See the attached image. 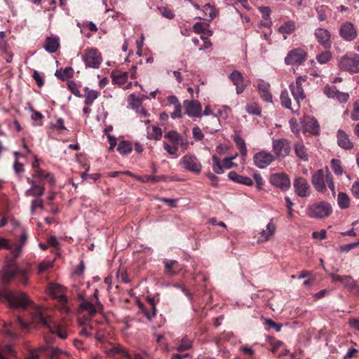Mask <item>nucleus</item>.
Listing matches in <instances>:
<instances>
[{"label": "nucleus", "instance_id": "f03ea898", "mask_svg": "<svg viewBox=\"0 0 359 359\" xmlns=\"http://www.w3.org/2000/svg\"><path fill=\"white\" fill-rule=\"evenodd\" d=\"M0 300L6 302L11 308L23 310L33 304L26 293L6 288L0 290Z\"/></svg>", "mask_w": 359, "mask_h": 359}, {"label": "nucleus", "instance_id": "bb28decb", "mask_svg": "<svg viewBox=\"0 0 359 359\" xmlns=\"http://www.w3.org/2000/svg\"><path fill=\"white\" fill-rule=\"evenodd\" d=\"M229 178L237 183L251 186L253 184V181L248 177L240 175L235 171H231L228 174Z\"/></svg>", "mask_w": 359, "mask_h": 359}, {"label": "nucleus", "instance_id": "473e14b6", "mask_svg": "<svg viewBox=\"0 0 359 359\" xmlns=\"http://www.w3.org/2000/svg\"><path fill=\"white\" fill-rule=\"evenodd\" d=\"M165 137L169 139L175 144L186 146V142L184 141L182 136L175 130H170L168 132Z\"/></svg>", "mask_w": 359, "mask_h": 359}, {"label": "nucleus", "instance_id": "423d86ee", "mask_svg": "<svg viewBox=\"0 0 359 359\" xmlns=\"http://www.w3.org/2000/svg\"><path fill=\"white\" fill-rule=\"evenodd\" d=\"M82 60L87 67L98 69L102 62L100 52L95 48H88L84 50Z\"/></svg>", "mask_w": 359, "mask_h": 359}, {"label": "nucleus", "instance_id": "4d7b16f0", "mask_svg": "<svg viewBox=\"0 0 359 359\" xmlns=\"http://www.w3.org/2000/svg\"><path fill=\"white\" fill-rule=\"evenodd\" d=\"M177 145V144H175L174 146H170L168 143L164 142L163 148L168 154H170L171 155H175L178 151V147Z\"/></svg>", "mask_w": 359, "mask_h": 359}, {"label": "nucleus", "instance_id": "58836bf2", "mask_svg": "<svg viewBox=\"0 0 359 359\" xmlns=\"http://www.w3.org/2000/svg\"><path fill=\"white\" fill-rule=\"evenodd\" d=\"M337 202L341 209H346L349 207L350 199L348 195L344 192H339L338 194Z\"/></svg>", "mask_w": 359, "mask_h": 359}, {"label": "nucleus", "instance_id": "393cba45", "mask_svg": "<svg viewBox=\"0 0 359 359\" xmlns=\"http://www.w3.org/2000/svg\"><path fill=\"white\" fill-rule=\"evenodd\" d=\"M50 293L55 298L60 299L63 304L67 302V297L64 295V288L57 283H50L48 285Z\"/></svg>", "mask_w": 359, "mask_h": 359}, {"label": "nucleus", "instance_id": "de8ad7c7", "mask_svg": "<svg viewBox=\"0 0 359 359\" xmlns=\"http://www.w3.org/2000/svg\"><path fill=\"white\" fill-rule=\"evenodd\" d=\"M330 167L336 175H341L343 173V168L341 165V161L339 159H332L331 161Z\"/></svg>", "mask_w": 359, "mask_h": 359}, {"label": "nucleus", "instance_id": "a211bd4d", "mask_svg": "<svg viewBox=\"0 0 359 359\" xmlns=\"http://www.w3.org/2000/svg\"><path fill=\"white\" fill-rule=\"evenodd\" d=\"M314 35L318 42L325 48H330L332 45L330 32L323 28H317L314 32Z\"/></svg>", "mask_w": 359, "mask_h": 359}, {"label": "nucleus", "instance_id": "4c0bfd02", "mask_svg": "<svg viewBox=\"0 0 359 359\" xmlns=\"http://www.w3.org/2000/svg\"><path fill=\"white\" fill-rule=\"evenodd\" d=\"M193 341L187 336L184 337L180 341V344L176 347L178 351H185L191 348Z\"/></svg>", "mask_w": 359, "mask_h": 359}, {"label": "nucleus", "instance_id": "c85d7f7f", "mask_svg": "<svg viewBox=\"0 0 359 359\" xmlns=\"http://www.w3.org/2000/svg\"><path fill=\"white\" fill-rule=\"evenodd\" d=\"M85 92V101L84 104L86 106H90L93 104V102L100 96V93L99 91L95 90H90L89 88L86 87L84 89Z\"/></svg>", "mask_w": 359, "mask_h": 359}, {"label": "nucleus", "instance_id": "c9c22d12", "mask_svg": "<svg viewBox=\"0 0 359 359\" xmlns=\"http://www.w3.org/2000/svg\"><path fill=\"white\" fill-rule=\"evenodd\" d=\"M117 150L121 155H128L133 151V145L130 142L123 140L118 144Z\"/></svg>", "mask_w": 359, "mask_h": 359}, {"label": "nucleus", "instance_id": "603ef678", "mask_svg": "<svg viewBox=\"0 0 359 359\" xmlns=\"http://www.w3.org/2000/svg\"><path fill=\"white\" fill-rule=\"evenodd\" d=\"M29 109L32 111V119L33 121H39V122L37 124L39 126H42V119L43 118V115L41 112L34 110L32 107H30Z\"/></svg>", "mask_w": 359, "mask_h": 359}, {"label": "nucleus", "instance_id": "09e8293b", "mask_svg": "<svg viewBox=\"0 0 359 359\" xmlns=\"http://www.w3.org/2000/svg\"><path fill=\"white\" fill-rule=\"evenodd\" d=\"M338 90L335 86H329L327 85L325 86L323 89L324 93L329 97V98H335L337 93H338Z\"/></svg>", "mask_w": 359, "mask_h": 359}, {"label": "nucleus", "instance_id": "20e7f679", "mask_svg": "<svg viewBox=\"0 0 359 359\" xmlns=\"http://www.w3.org/2000/svg\"><path fill=\"white\" fill-rule=\"evenodd\" d=\"M332 212L331 205L326 201L314 203L306 209L307 215L311 218L323 219L329 217Z\"/></svg>", "mask_w": 359, "mask_h": 359}, {"label": "nucleus", "instance_id": "6ab92c4d", "mask_svg": "<svg viewBox=\"0 0 359 359\" xmlns=\"http://www.w3.org/2000/svg\"><path fill=\"white\" fill-rule=\"evenodd\" d=\"M304 79L302 76H298L296 79L295 83H292L290 85V89L294 99L299 104V99L304 100L305 98L304 92L302 88V81Z\"/></svg>", "mask_w": 359, "mask_h": 359}, {"label": "nucleus", "instance_id": "72a5a7b5", "mask_svg": "<svg viewBox=\"0 0 359 359\" xmlns=\"http://www.w3.org/2000/svg\"><path fill=\"white\" fill-rule=\"evenodd\" d=\"M45 188L43 185L38 184L31 187L25 191L26 196L39 197L43 195Z\"/></svg>", "mask_w": 359, "mask_h": 359}, {"label": "nucleus", "instance_id": "c03bdc74", "mask_svg": "<svg viewBox=\"0 0 359 359\" xmlns=\"http://www.w3.org/2000/svg\"><path fill=\"white\" fill-rule=\"evenodd\" d=\"M276 226L272 222H269L266 225V229L262 230L260 234L264 237L265 241H268L274 233Z\"/></svg>", "mask_w": 359, "mask_h": 359}, {"label": "nucleus", "instance_id": "a19ab883", "mask_svg": "<svg viewBox=\"0 0 359 359\" xmlns=\"http://www.w3.org/2000/svg\"><path fill=\"white\" fill-rule=\"evenodd\" d=\"M280 98L282 106L292 111H294L293 109L292 108V102L289 97L288 91L287 90H284L281 92Z\"/></svg>", "mask_w": 359, "mask_h": 359}, {"label": "nucleus", "instance_id": "79ce46f5", "mask_svg": "<svg viewBox=\"0 0 359 359\" xmlns=\"http://www.w3.org/2000/svg\"><path fill=\"white\" fill-rule=\"evenodd\" d=\"M316 58L318 63L324 65L332 58V53L330 50H325L317 55Z\"/></svg>", "mask_w": 359, "mask_h": 359}, {"label": "nucleus", "instance_id": "5fc2aeb1", "mask_svg": "<svg viewBox=\"0 0 359 359\" xmlns=\"http://www.w3.org/2000/svg\"><path fill=\"white\" fill-rule=\"evenodd\" d=\"M68 89L71 91L72 94L78 97H81L82 95L81 94L79 90L77 88L76 84L74 81H69L67 83Z\"/></svg>", "mask_w": 359, "mask_h": 359}, {"label": "nucleus", "instance_id": "a18cd8bd", "mask_svg": "<svg viewBox=\"0 0 359 359\" xmlns=\"http://www.w3.org/2000/svg\"><path fill=\"white\" fill-rule=\"evenodd\" d=\"M266 341L271 345V351L276 353L277 350L283 345V342L280 340H276L273 337L268 336Z\"/></svg>", "mask_w": 359, "mask_h": 359}, {"label": "nucleus", "instance_id": "b1692460", "mask_svg": "<svg viewBox=\"0 0 359 359\" xmlns=\"http://www.w3.org/2000/svg\"><path fill=\"white\" fill-rule=\"evenodd\" d=\"M229 79L233 82V85L236 86L237 94H241L244 91L245 85L243 82V77L240 72L234 70L229 75Z\"/></svg>", "mask_w": 359, "mask_h": 359}, {"label": "nucleus", "instance_id": "0eeeda50", "mask_svg": "<svg viewBox=\"0 0 359 359\" xmlns=\"http://www.w3.org/2000/svg\"><path fill=\"white\" fill-rule=\"evenodd\" d=\"M307 57V53L300 48H293L288 52L285 57L287 65H299L304 62Z\"/></svg>", "mask_w": 359, "mask_h": 359}, {"label": "nucleus", "instance_id": "6e6552de", "mask_svg": "<svg viewBox=\"0 0 359 359\" xmlns=\"http://www.w3.org/2000/svg\"><path fill=\"white\" fill-rule=\"evenodd\" d=\"M180 163L184 169L191 172L199 174L201 171V163L194 155L187 154L181 158Z\"/></svg>", "mask_w": 359, "mask_h": 359}, {"label": "nucleus", "instance_id": "aec40b11", "mask_svg": "<svg viewBox=\"0 0 359 359\" xmlns=\"http://www.w3.org/2000/svg\"><path fill=\"white\" fill-rule=\"evenodd\" d=\"M338 145L346 150L353 148L354 143L350 140L349 135L343 130L339 129L337 133Z\"/></svg>", "mask_w": 359, "mask_h": 359}, {"label": "nucleus", "instance_id": "dca6fc26", "mask_svg": "<svg viewBox=\"0 0 359 359\" xmlns=\"http://www.w3.org/2000/svg\"><path fill=\"white\" fill-rule=\"evenodd\" d=\"M294 191L299 197L305 198L310 194V186L307 180L302 177H297L293 183Z\"/></svg>", "mask_w": 359, "mask_h": 359}, {"label": "nucleus", "instance_id": "338daca9", "mask_svg": "<svg viewBox=\"0 0 359 359\" xmlns=\"http://www.w3.org/2000/svg\"><path fill=\"white\" fill-rule=\"evenodd\" d=\"M32 77L36 81L38 86L41 87L42 86H43V84H44L43 80L41 77L40 74H39V72L37 71H36V70L34 71Z\"/></svg>", "mask_w": 359, "mask_h": 359}, {"label": "nucleus", "instance_id": "e433bc0d", "mask_svg": "<svg viewBox=\"0 0 359 359\" xmlns=\"http://www.w3.org/2000/svg\"><path fill=\"white\" fill-rule=\"evenodd\" d=\"M74 69L71 67H65L64 69L57 70L55 72V76L62 80H67L73 76Z\"/></svg>", "mask_w": 359, "mask_h": 359}, {"label": "nucleus", "instance_id": "49530a36", "mask_svg": "<svg viewBox=\"0 0 359 359\" xmlns=\"http://www.w3.org/2000/svg\"><path fill=\"white\" fill-rule=\"evenodd\" d=\"M233 141L236 143L237 147L240 150L243 156L246 155L247 148L244 140L239 135H236L233 138Z\"/></svg>", "mask_w": 359, "mask_h": 359}, {"label": "nucleus", "instance_id": "7ed1b4c3", "mask_svg": "<svg viewBox=\"0 0 359 359\" xmlns=\"http://www.w3.org/2000/svg\"><path fill=\"white\" fill-rule=\"evenodd\" d=\"M32 321L41 325L53 334H57L60 338L65 339L67 337L66 330L60 325L52 321L50 318L43 315L41 308H37L32 314Z\"/></svg>", "mask_w": 359, "mask_h": 359}, {"label": "nucleus", "instance_id": "ddd939ff", "mask_svg": "<svg viewBox=\"0 0 359 359\" xmlns=\"http://www.w3.org/2000/svg\"><path fill=\"white\" fill-rule=\"evenodd\" d=\"M339 34L346 41H353L358 36L354 25L350 22H346L341 25Z\"/></svg>", "mask_w": 359, "mask_h": 359}, {"label": "nucleus", "instance_id": "9b49d317", "mask_svg": "<svg viewBox=\"0 0 359 359\" xmlns=\"http://www.w3.org/2000/svg\"><path fill=\"white\" fill-rule=\"evenodd\" d=\"M330 276L332 278V282H340L344 287L348 288L353 292L359 291L356 282L350 276H340L335 273H331Z\"/></svg>", "mask_w": 359, "mask_h": 359}, {"label": "nucleus", "instance_id": "e2e57ef3", "mask_svg": "<svg viewBox=\"0 0 359 359\" xmlns=\"http://www.w3.org/2000/svg\"><path fill=\"white\" fill-rule=\"evenodd\" d=\"M335 98L340 102H346L349 98V95L346 93L338 91Z\"/></svg>", "mask_w": 359, "mask_h": 359}, {"label": "nucleus", "instance_id": "680f3d73", "mask_svg": "<svg viewBox=\"0 0 359 359\" xmlns=\"http://www.w3.org/2000/svg\"><path fill=\"white\" fill-rule=\"evenodd\" d=\"M194 32L197 34H205L207 29L205 28L202 22H196L193 27Z\"/></svg>", "mask_w": 359, "mask_h": 359}, {"label": "nucleus", "instance_id": "9d476101", "mask_svg": "<svg viewBox=\"0 0 359 359\" xmlns=\"http://www.w3.org/2000/svg\"><path fill=\"white\" fill-rule=\"evenodd\" d=\"M270 182L272 185L278 187L282 191H287L291 183L288 175L284 172L274 173L271 175Z\"/></svg>", "mask_w": 359, "mask_h": 359}, {"label": "nucleus", "instance_id": "7c9ffc66", "mask_svg": "<svg viewBox=\"0 0 359 359\" xmlns=\"http://www.w3.org/2000/svg\"><path fill=\"white\" fill-rule=\"evenodd\" d=\"M60 46L59 40L53 37H47L44 44V48L46 51L54 53H55Z\"/></svg>", "mask_w": 359, "mask_h": 359}, {"label": "nucleus", "instance_id": "4468645a", "mask_svg": "<svg viewBox=\"0 0 359 359\" xmlns=\"http://www.w3.org/2000/svg\"><path fill=\"white\" fill-rule=\"evenodd\" d=\"M274 156L271 153L265 151L257 153L253 157L255 165L259 168H264L267 167L274 161Z\"/></svg>", "mask_w": 359, "mask_h": 359}, {"label": "nucleus", "instance_id": "69168bd1", "mask_svg": "<svg viewBox=\"0 0 359 359\" xmlns=\"http://www.w3.org/2000/svg\"><path fill=\"white\" fill-rule=\"evenodd\" d=\"M64 122L65 121L62 118H59L57 119L55 123L53 125L52 128L58 130H65L66 128L64 126Z\"/></svg>", "mask_w": 359, "mask_h": 359}, {"label": "nucleus", "instance_id": "2f4dec72", "mask_svg": "<svg viewBox=\"0 0 359 359\" xmlns=\"http://www.w3.org/2000/svg\"><path fill=\"white\" fill-rule=\"evenodd\" d=\"M34 178H36L39 180V183H41V180H46L50 184H53L55 182L54 179L50 173L46 172V171L43 170L42 169H38L34 171V173L32 175Z\"/></svg>", "mask_w": 359, "mask_h": 359}, {"label": "nucleus", "instance_id": "1a4fd4ad", "mask_svg": "<svg viewBox=\"0 0 359 359\" xmlns=\"http://www.w3.org/2000/svg\"><path fill=\"white\" fill-rule=\"evenodd\" d=\"M104 351L112 359H130L128 352L119 344H110L104 347Z\"/></svg>", "mask_w": 359, "mask_h": 359}, {"label": "nucleus", "instance_id": "f257e3e1", "mask_svg": "<svg viewBox=\"0 0 359 359\" xmlns=\"http://www.w3.org/2000/svg\"><path fill=\"white\" fill-rule=\"evenodd\" d=\"M27 239V233L23 231L20 236L18 243L11 244L8 240L0 238V248L11 250V257H8L6 262L1 272V279L4 284H8L12 280H15L18 284L27 285L29 283L31 265L20 266L16 262V259L20 255L22 248Z\"/></svg>", "mask_w": 359, "mask_h": 359}, {"label": "nucleus", "instance_id": "13d9d810", "mask_svg": "<svg viewBox=\"0 0 359 359\" xmlns=\"http://www.w3.org/2000/svg\"><path fill=\"white\" fill-rule=\"evenodd\" d=\"M171 118L173 119H175L176 118H181L182 117V106L181 104H177L174 107V110L170 114Z\"/></svg>", "mask_w": 359, "mask_h": 359}, {"label": "nucleus", "instance_id": "f3484780", "mask_svg": "<svg viewBox=\"0 0 359 359\" xmlns=\"http://www.w3.org/2000/svg\"><path fill=\"white\" fill-rule=\"evenodd\" d=\"M273 149L277 156L284 157L290 153V142L286 139L273 140Z\"/></svg>", "mask_w": 359, "mask_h": 359}, {"label": "nucleus", "instance_id": "4be33fe9", "mask_svg": "<svg viewBox=\"0 0 359 359\" xmlns=\"http://www.w3.org/2000/svg\"><path fill=\"white\" fill-rule=\"evenodd\" d=\"M163 264L165 266L164 273L169 277L177 275L182 270L181 265L175 260L165 259Z\"/></svg>", "mask_w": 359, "mask_h": 359}, {"label": "nucleus", "instance_id": "3c124183", "mask_svg": "<svg viewBox=\"0 0 359 359\" xmlns=\"http://www.w3.org/2000/svg\"><path fill=\"white\" fill-rule=\"evenodd\" d=\"M212 161H213L212 169H213L214 172L217 174L222 173L224 172V170H223V166L220 162L219 158L216 156H213Z\"/></svg>", "mask_w": 359, "mask_h": 359}, {"label": "nucleus", "instance_id": "6e6d98bb", "mask_svg": "<svg viewBox=\"0 0 359 359\" xmlns=\"http://www.w3.org/2000/svg\"><path fill=\"white\" fill-rule=\"evenodd\" d=\"M192 133L193 137L197 141H201L204 138V135L203 134L201 128L198 126L193 128Z\"/></svg>", "mask_w": 359, "mask_h": 359}, {"label": "nucleus", "instance_id": "f8f14e48", "mask_svg": "<svg viewBox=\"0 0 359 359\" xmlns=\"http://www.w3.org/2000/svg\"><path fill=\"white\" fill-rule=\"evenodd\" d=\"M183 104L185 114L189 117L198 118L202 116V106L198 101L186 100Z\"/></svg>", "mask_w": 359, "mask_h": 359}, {"label": "nucleus", "instance_id": "f704fd0d", "mask_svg": "<svg viewBox=\"0 0 359 359\" xmlns=\"http://www.w3.org/2000/svg\"><path fill=\"white\" fill-rule=\"evenodd\" d=\"M294 151L297 157L304 161H307L308 153L305 146L302 143H297L294 145Z\"/></svg>", "mask_w": 359, "mask_h": 359}, {"label": "nucleus", "instance_id": "774afa93", "mask_svg": "<svg viewBox=\"0 0 359 359\" xmlns=\"http://www.w3.org/2000/svg\"><path fill=\"white\" fill-rule=\"evenodd\" d=\"M351 191L353 196L359 198V181L353 184Z\"/></svg>", "mask_w": 359, "mask_h": 359}, {"label": "nucleus", "instance_id": "ea45409f", "mask_svg": "<svg viewBox=\"0 0 359 359\" xmlns=\"http://www.w3.org/2000/svg\"><path fill=\"white\" fill-rule=\"evenodd\" d=\"M128 77V72H121L117 74H112V82L119 86L123 85L126 83Z\"/></svg>", "mask_w": 359, "mask_h": 359}, {"label": "nucleus", "instance_id": "cd10ccee", "mask_svg": "<svg viewBox=\"0 0 359 359\" xmlns=\"http://www.w3.org/2000/svg\"><path fill=\"white\" fill-rule=\"evenodd\" d=\"M270 85L262 81L258 84V91L260 97L266 102H272V95L269 91Z\"/></svg>", "mask_w": 359, "mask_h": 359}, {"label": "nucleus", "instance_id": "5701e85b", "mask_svg": "<svg viewBox=\"0 0 359 359\" xmlns=\"http://www.w3.org/2000/svg\"><path fill=\"white\" fill-rule=\"evenodd\" d=\"M80 307L82 310L87 311L91 316H95L97 313L101 312L103 309V306L100 301H97L95 304L88 301H83L81 302Z\"/></svg>", "mask_w": 359, "mask_h": 359}, {"label": "nucleus", "instance_id": "8fccbe9b", "mask_svg": "<svg viewBox=\"0 0 359 359\" xmlns=\"http://www.w3.org/2000/svg\"><path fill=\"white\" fill-rule=\"evenodd\" d=\"M94 337H95V339L100 342V343H104L106 340H107V332L104 330L103 329H98V330H95L94 329Z\"/></svg>", "mask_w": 359, "mask_h": 359}, {"label": "nucleus", "instance_id": "2eb2a0df", "mask_svg": "<svg viewBox=\"0 0 359 359\" xmlns=\"http://www.w3.org/2000/svg\"><path fill=\"white\" fill-rule=\"evenodd\" d=\"M312 184L318 192H324L326 190L327 170H318L312 175Z\"/></svg>", "mask_w": 359, "mask_h": 359}, {"label": "nucleus", "instance_id": "39448f33", "mask_svg": "<svg viewBox=\"0 0 359 359\" xmlns=\"http://www.w3.org/2000/svg\"><path fill=\"white\" fill-rule=\"evenodd\" d=\"M339 68L341 70L349 72L351 74L359 73V55H344L339 61Z\"/></svg>", "mask_w": 359, "mask_h": 359}, {"label": "nucleus", "instance_id": "412c9836", "mask_svg": "<svg viewBox=\"0 0 359 359\" xmlns=\"http://www.w3.org/2000/svg\"><path fill=\"white\" fill-rule=\"evenodd\" d=\"M138 306L148 320H151L152 318L156 316V304L153 299H149L147 305L139 303Z\"/></svg>", "mask_w": 359, "mask_h": 359}, {"label": "nucleus", "instance_id": "c756f323", "mask_svg": "<svg viewBox=\"0 0 359 359\" xmlns=\"http://www.w3.org/2000/svg\"><path fill=\"white\" fill-rule=\"evenodd\" d=\"M295 22L292 20H288L285 22L278 27V32L281 34H291L295 31Z\"/></svg>", "mask_w": 359, "mask_h": 359}, {"label": "nucleus", "instance_id": "bf43d9fd", "mask_svg": "<svg viewBox=\"0 0 359 359\" xmlns=\"http://www.w3.org/2000/svg\"><path fill=\"white\" fill-rule=\"evenodd\" d=\"M265 325H268L269 328L275 329V330L278 332L281 330L282 325L280 324L276 323L271 319H266Z\"/></svg>", "mask_w": 359, "mask_h": 359}, {"label": "nucleus", "instance_id": "052dcab7", "mask_svg": "<svg viewBox=\"0 0 359 359\" xmlns=\"http://www.w3.org/2000/svg\"><path fill=\"white\" fill-rule=\"evenodd\" d=\"M326 185L329 187V189L332 191L333 194H335L334 190V184L332 180V176L331 173L327 170V182Z\"/></svg>", "mask_w": 359, "mask_h": 359}, {"label": "nucleus", "instance_id": "37998d69", "mask_svg": "<svg viewBox=\"0 0 359 359\" xmlns=\"http://www.w3.org/2000/svg\"><path fill=\"white\" fill-rule=\"evenodd\" d=\"M94 334V327L93 324H86L83 326L79 331V335L81 337L88 338Z\"/></svg>", "mask_w": 359, "mask_h": 359}, {"label": "nucleus", "instance_id": "a878e982", "mask_svg": "<svg viewBox=\"0 0 359 359\" xmlns=\"http://www.w3.org/2000/svg\"><path fill=\"white\" fill-rule=\"evenodd\" d=\"M305 130L313 135L320 134V125L314 117H308L305 121Z\"/></svg>", "mask_w": 359, "mask_h": 359}, {"label": "nucleus", "instance_id": "864d4df0", "mask_svg": "<svg viewBox=\"0 0 359 359\" xmlns=\"http://www.w3.org/2000/svg\"><path fill=\"white\" fill-rule=\"evenodd\" d=\"M246 111L249 114H251L253 115H259L261 113V109H260L259 107L255 103L248 104L246 106Z\"/></svg>", "mask_w": 359, "mask_h": 359}, {"label": "nucleus", "instance_id": "0e129e2a", "mask_svg": "<svg viewBox=\"0 0 359 359\" xmlns=\"http://www.w3.org/2000/svg\"><path fill=\"white\" fill-rule=\"evenodd\" d=\"M253 177L256 182V187L258 190H261L263 186V181L262 176L259 173H255Z\"/></svg>", "mask_w": 359, "mask_h": 359}]
</instances>
